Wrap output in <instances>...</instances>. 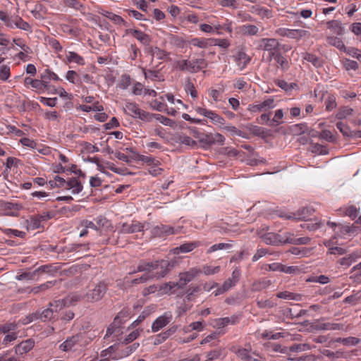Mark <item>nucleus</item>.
I'll use <instances>...</instances> for the list:
<instances>
[{
    "label": "nucleus",
    "mask_w": 361,
    "mask_h": 361,
    "mask_svg": "<svg viewBox=\"0 0 361 361\" xmlns=\"http://www.w3.org/2000/svg\"><path fill=\"white\" fill-rule=\"evenodd\" d=\"M108 284L104 281L92 283L87 287V291L84 294L85 300L94 303L103 299L107 292Z\"/></svg>",
    "instance_id": "nucleus-1"
},
{
    "label": "nucleus",
    "mask_w": 361,
    "mask_h": 361,
    "mask_svg": "<svg viewBox=\"0 0 361 361\" xmlns=\"http://www.w3.org/2000/svg\"><path fill=\"white\" fill-rule=\"evenodd\" d=\"M202 273L200 269L192 268L188 271L180 273L179 274L178 282H169L165 284L166 288L169 290L174 288H180L185 286L188 283L190 282L195 276Z\"/></svg>",
    "instance_id": "nucleus-2"
},
{
    "label": "nucleus",
    "mask_w": 361,
    "mask_h": 361,
    "mask_svg": "<svg viewBox=\"0 0 361 361\" xmlns=\"http://www.w3.org/2000/svg\"><path fill=\"white\" fill-rule=\"evenodd\" d=\"M240 270L236 267L233 271L231 277L226 279L223 283L222 286L216 290L215 295H219L228 291L231 288L234 286L238 283V281L240 280Z\"/></svg>",
    "instance_id": "nucleus-3"
},
{
    "label": "nucleus",
    "mask_w": 361,
    "mask_h": 361,
    "mask_svg": "<svg viewBox=\"0 0 361 361\" xmlns=\"http://www.w3.org/2000/svg\"><path fill=\"white\" fill-rule=\"evenodd\" d=\"M263 241L267 245H279L282 244H286V233L281 235L276 233H267L262 236Z\"/></svg>",
    "instance_id": "nucleus-4"
},
{
    "label": "nucleus",
    "mask_w": 361,
    "mask_h": 361,
    "mask_svg": "<svg viewBox=\"0 0 361 361\" xmlns=\"http://www.w3.org/2000/svg\"><path fill=\"white\" fill-rule=\"evenodd\" d=\"M5 24L7 27L11 28H13L15 25L16 27L25 31H30L31 30L30 24L24 21L22 18L18 16H7Z\"/></svg>",
    "instance_id": "nucleus-5"
},
{
    "label": "nucleus",
    "mask_w": 361,
    "mask_h": 361,
    "mask_svg": "<svg viewBox=\"0 0 361 361\" xmlns=\"http://www.w3.org/2000/svg\"><path fill=\"white\" fill-rule=\"evenodd\" d=\"M314 212V209L312 207H307L298 209L296 213H291L290 214H281L280 216L286 219H305Z\"/></svg>",
    "instance_id": "nucleus-6"
},
{
    "label": "nucleus",
    "mask_w": 361,
    "mask_h": 361,
    "mask_svg": "<svg viewBox=\"0 0 361 361\" xmlns=\"http://www.w3.org/2000/svg\"><path fill=\"white\" fill-rule=\"evenodd\" d=\"M158 261L154 262H145L140 261L137 267V270L130 272V274H135L137 271H145V273L153 274L152 271L159 269Z\"/></svg>",
    "instance_id": "nucleus-7"
},
{
    "label": "nucleus",
    "mask_w": 361,
    "mask_h": 361,
    "mask_svg": "<svg viewBox=\"0 0 361 361\" xmlns=\"http://www.w3.org/2000/svg\"><path fill=\"white\" fill-rule=\"evenodd\" d=\"M35 345V342L32 339H27L22 341L20 343L15 346V354L19 357H23V355L31 350Z\"/></svg>",
    "instance_id": "nucleus-8"
},
{
    "label": "nucleus",
    "mask_w": 361,
    "mask_h": 361,
    "mask_svg": "<svg viewBox=\"0 0 361 361\" xmlns=\"http://www.w3.org/2000/svg\"><path fill=\"white\" fill-rule=\"evenodd\" d=\"M158 264L160 271L154 274V278L157 279L164 278L174 266V262L164 259L158 261Z\"/></svg>",
    "instance_id": "nucleus-9"
},
{
    "label": "nucleus",
    "mask_w": 361,
    "mask_h": 361,
    "mask_svg": "<svg viewBox=\"0 0 361 361\" xmlns=\"http://www.w3.org/2000/svg\"><path fill=\"white\" fill-rule=\"evenodd\" d=\"M144 226L137 221H132L131 224L123 223L119 230L121 233H133L140 232L143 230Z\"/></svg>",
    "instance_id": "nucleus-10"
},
{
    "label": "nucleus",
    "mask_w": 361,
    "mask_h": 361,
    "mask_svg": "<svg viewBox=\"0 0 361 361\" xmlns=\"http://www.w3.org/2000/svg\"><path fill=\"white\" fill-rule=\"evenodd\" d=\"M126 33L132 35L137 40H139L143 45L148 46L151 42V37L146 33L135 29H127Z\"/></svg>",
    "instance_id": "nucleus-11"
},
{
    "label": "nucleus",
    "mask_w": 361,
    "mask_h": 361,
    "mask_svg": "<svg viewBox=\"0 0 361 361\" xmlns=\"http://www.w3.org/2000/svg\"><path fill=\"white\" fill-rule=\"evenodd\" d=\"M279 42L274 38H263L260 41L259 49L266 51H279Z\"/></svg>",
    "instance_id": "nucleus-12"
},
{
    "label": "nucleus",
    "mask_w": 361,
    "mask_h": 361,
    "mask_svg": "<svg viewBox=\"0 0 361 361\" xmlns=\"http://www.w3.org/2000/svg\"><path fill=\"white\" fill-rule=\"evenodd\" d=\"M171 320V315L167 316L165 314L159 317L152 324V330L153 332H157L164 326H166Z\"/></svg>",
    "instance_id": "nucleus-13"
},
{
    "label": "nucleus",
    "mask_w": 361,
    "mask_h": 361,
    "mask_svg": "<svg viewBox=\"0 0 361 361\" xmlns=\"http://www.w3.org/2000/svg\"><path fill=\"white\" fill-rule=\"evenodd\" d=\"M178 329L177 326H172L170 327L168 330L165 331L164 332H162L158 335H157L153 344L154 345H159L162 343H164L167 338H169L171 336L174 334Z\"/></svg>",
    "instance_id": "nucleus-14"
},
{
    "label": "nucleus",
    "mask_w": 361,
    "mask_h": 361,
    "mask_svg": "<svg viewBox=\"0 0 361 361\" xmlns=\"http://www.w3.org/2000/svg\"><path fill=\"white\" fill-rule=\"evenodd\" d=\"M80 336L79 334L74 335L68 338L63 343H61L59 348L64 352L69 351L80 341Z\"/></svg>",
    "instance_id": "nucleus-15"
},
{
    "label": "nucleus",
    "mask_w": 361,
    "mask_h": 361,
    "mask_svg": "<svg viewBox=\"0 0 361 361\" xmlns=\"http://www.w3.org/2000/svg\"><path fill=\"white\" fill-rule=\"evenodd\" d=\"M311 239L309 237H302L295 238L294 234L290 232H286V241L288 244L293 245H307L310 242Z\"/></svg>",
    "instance_id": "nucleus-16"
},
{
    "label": "nucleus",
    "mask_w": 361,
    "mask_h": 361,
    "mask_svg": "<svg viewBox=\"0 0 361 361\" xmlns=\"http://www.w3.org/2000/svg\"><path fill=\"white\" fill-rule=\"evenodd\" d=\"M83 186L77 178H71L66 181V189H72L73 194H78L82 190Z\"/></svg>",
    "instance_id": "nucleus-17"
},
{
    "label": "nucleus",
    "mask_w": 361,
    "mask_h": 361,
    "mask_svg": "<svg viewBox=\"0 0 361 361\" xmlns=\"http://www.w3.org/2000/svg\"><path fill=\"white\" fill-rule=\"evenodd\" d=\"M153 233L159 236L168 235L174 233V228L168 225L161 224L153 228Z\"/></svg>",
    "instance_id": "nucleus-18"
},
{
    "label": "nucleus",
    "mask_w": 361,
    "mask_h": 361,
    "mask_svg": "<svg viewBox=\"0 0 361 361\" xmlns=\"http://www.w3.org/2000/svg\"><path fill=\"white\" fill-rule=\"evenodd\" d=\"M200 245L199 242H190L184 243L179 247H175L173 250L174 254L187 253L192 250H193L195 247H198Z\"/></svg>",
    "instance_id": "nucleus-19"
},
{
    "label": "nucleus",
    "mask_w": 361,
    "mask_h": 361,
    "mask_svg": "<svg viewBox=\"0 0 361 361\" xmlns=\"http://www.w3.org/2000/svg\"><path fill=\"white\" fill-rule=\"evenodd\" d=\"M327 27L328 29L331 30L335 32L337 35L341 36L344 34V27L342 26V23L341 21L336 20H332L327 22Z\"/></svg>",
    "instance_id": "nucleus-20"
},
{
    "label": "nucleus",
    "mask_w": 361,
    "mask_h": 361,
    "mask_svg": "<svg viewBox=\"0 0 361 361\" xmlns=\"http://www.w3.org/2000/svg\"><path fill=\"white\" fill-rule=\"evenodd\" d=\"M39 313V319L42 322H48L50 321L52 319H54V310L51 309V307L43 310H37Z\"/></svg>",
    "instance_id": "nucleus-21"
},
{
    "label": "nucleus",
    "mask_w": 361,
    "mask_h": 361,
    "mask_svg": "<svg viewBox=\"0 0 361 361\" xmlns=\"http://www.w3.org/2000/svg\"><path fill=\"white\" fill-rule=\"evenodd\" d=\"M176 68L181 71H188L190 73H195L194 66L191 61L181 60L176 62Z\"/></svg>",
    "instance_id": "nucleus-22"
},
{
    "label": "nucleus",
    "mask_w": 361,
    "mask_h": 361,
    "mask_svg": "<svg viewBox=\"0 0 361 361\" xmlns=\"http://www.w3.org/2000/svg\"><path fill=\"white\" fill-rule=\"evenodd\" d=\"M326 42L329 44L336 47L341 51L345 50V46L343 44V41L341 40V39L337 37L328 36L326 37Z\"/></svg>",
    "instance_id": "nucleus-23"
},
{
    "label": "nucleus",
    "mask_w": 361,
    "mask_h": 361,
    "mask_svg": "<svg viewBox=\"0 0 361 361\" xmlns=\"http://www.w3.org/2000/svg\"><path fill=\"white\" fill-rule=\"evenodd\" d=\"M82 300H85L84 295H80L78 293H73L71 295H68L64 298L65 305H68V306L75 305L76 303Z\"/></svg>",
    "instance_id": "nucleus-24"
},
{
    "label": "nucleus",
    "mask_w": 361,
    "mask_h": 361,
    "mask_svg": "<svg viewBox=\"0 0 361 361\" xmlns=\"http://www.w3.org/2000/svg\"><path fill=\"white\" fill-rule=\"evenodd\" d=\"M276 297L282 299H288L296 301H300L302 300V295L300 294L290 293L288 291H282L276 294Z\"/></svg>",
    "instance_id": "nucleus-25"
},
{
    "label": "nucleus",
    "mask_w": 361,
    "mask_h": 361,
    "mask_svg": "<svg viewBox=\"0 0 361 361\" xmlns=\"http://www.w3.org/2000/svg\"><path fill=\"white\" fill-rule=\"evenodd\" d=\"M140 108L136 103L134 102H127L125 107V112L134 118H137V111H139Z\"/></svg>",
    "instance_id": "nucleus-26"
},
{
    "label": "nucleus",
    "mask_w": 361,
    "mask_h": 361,
    "mask_svg": "<svg viewBox=\"0 0 361 361\" xmlns=\"http://www.w3.org/2000/svg\"><path fill=\"white\" fill-rule=\"evenodd\" d=\"M238 322V317H224L219 318L216 320V324L219 328H223L227 326L228 324H235Z\"/></svg>",
    "instance_id": "nucleus-27"
},
{
    "label": "nucleus",
    "mask_w": 361,
    "mask_h": 361,
    "mask_svg": "<svg viewBox=\"0 0 361 361\" xmlns=\"http://www.w3.org/2000/svg\"><path fill=\"white\" fill-rule=\"evenodd\" d=\"M175 140L178 142L188 145L190 147H195L197 145L196 141L192 140L189 136L185 135H177Z\"/></svg>",
    "instance_id": "nucleus-28"
},
{
    "label": "nucleus",
    "mask_w": 361,
    "mask_h": 361,
    "mask_svg": "<svg viewBox=\"0 0 361 361\" xmlns=\"http://www.w3.org/2000/svg\"><path fill=\"white\" fill-rule=\"evenodd\" d=\"M148 52L150 53L152 56H155L159 60L164 59L168 55L166 51L159 49L157 47H150L149 48Z\"/></svg>",
    "instance_id": "nucleus-29"
},
{
    "label": "nucleus",
    "mask_w": 361,
    "mask_h": 361,
    "mask_svg": "<svg viewBox=\"0 0 361 361\" xmlns=\"http://www.w3.org/2000/svg\"><path fill=\"white\" fill-rule=\"evenodd\" d=\"M303 59L310 62L315 67H320L322 66L321 59L314 54L305 53L303 56Z\"/></svg>",
    "instance_id": "nucleus-30"
},
{
    "label": "nucleus",
    "mask_w": 361,
    "mask_h": 361,
    "mask_svg": "<svg viewBox=\"0 0 361 361\" xmlns=\"http://www.w3.org/2000/svg\"><path fill=\"white\" fill-rule=\"evenodd\" d=\"M140 344L138 343H134L133 345L126 347L125 349H123L121 352V355L117 357H114L112 359L117 360L121 357H127L130 355L131 353H133L134 351L137 350V348L139 347Z\"/></svg>",
    "instance_id": "nucleus-31"
},
{
    "label": "nucleus",
    "mask_w": 361,
    "mask_h": 361,
    "mask_svg": "<svg viewBox=\"0 0 361 361\" xmlns=\"http://www.w3.org/2000/svg\"><path fill=\"white\" fill-rule=\"evenodd\" d=\"M235 60L238 61V65L243 61V66L240 69H243L250 61L251 58L248 56L244 51H239L237 54Z\"/></svg>",
    "instance_id": "nucleus-32"
},
{
    "label": "nucleus",
    "mask_w": 361,
    "mask_h": 361,
    "mask_svg": "<svg viewBox=\"0 0 361 361\" xmlns=\"http://www.w3.org/2000/svg\"><path fill=\"white\" fill-rule=\"evenodd\" d=\"M33 88H35L39 90H49L50 85H48V81L44 80L43 79L41 80H37L35 79L32 86Z\"/></svg>",
    "instance_id": "nucleus-33"
},
{
    "label": "nucleus",
    "mask_w": 361,
    "mask_h": 361,
    "mask_svg": "<svg viewBox=\"0 0 361 361\" xmlns=\"http://www.w3.org/2000/svg\"><path fill=\"white\" fill-rule=\"evenodd\" d=\"M283 117V112L282 109H278L275 112L273 119L269 123L271 127H275L280 125L282 122L280 121Z\"/></svg>",
    "instance_id": "nucleus-34"
},
{
    "label": "nucleus",
    "mask_w": 361,
    "mask_h": 361,
    "mask_svg": "<svg viewBox=\"0 0 361 361\" xmlns=\"http://www.w3.org/2000/svg\"><path fill=\"white\" fill-rule=\"evenodd\" d=\"M65 4L68 7L85 13V6L78 0H65Z\"/></svg>",
    "instance_id": "nucleus-35"
},
{
    "label": "nucleus",
    "mask_w": 361,
    "mask_h": 361,
    "mask_svg": "<svg viewBox=\"0 0 361 361\" xmlns=\"http://www.w3.org/2000/svg\"><path fill=\"white\" fill-rule=\"evenodd\" d=\"M353 112V109L348 106H343L341 107L336 114V117L339 119H343L346 118L348 116L351 115Z\"/></svg>",
    "instance_id": "nucleus-36"
},
{
    "label": "nucleus",
    "mask_w": 361,
    "mask_h": 361,
    "mask_svg": "<svg viewBox=\"0 0 361 361\" xmlns=\"http://www.w3.org/2000/svg\"><path fill=\"white\" fill-rule=\"evenodd\" d=\"M275 61L282 71H286L289 68L288 61L280 52L276 56Z\"/></svg>",
    "instance_id": "nucleus-37"
},
{
    "label": "nucleus",
    "mask_w": 361,
    "mask_h": 361,
    "mask_svg": "<svg viewBox=\"0 0 361 361\" xmlns=\"http://www.w3.org/2000/svg\"><path fill=\"white\" fill-rule=\"evenodd\" d=\"M69 62H75L78 65H83L85 63L84 59L74 51H70L67 56Z\"/></svg>",
    "instance_id": "nucleus-38"
},
{
    "label": "nucleus",
    "mask_w": 361,
    "mask_h": 361,
    "mask_svg": "<svg viewBox=\"0 0 361 361\" xmlns=\"http://www.w3.org/2000/svg\"><path fill=\"white\" fill-rule=\"evenodd\" d=\"M191 62L193 63L195 73H197L207 66V62L203 58L196 59L193 61H191Z\"/></svg>",
    "instance_id": "nucleus-39"
},
{
    "label": "nucleus",
    "mask_w": 361,
    "mask_h": 361,
    "mask_svg": "<svg viewBox=\"0 0 361 361\" xmlns=\"http://www.w3.org/2000/svg\"><path fill=\"white\" fill-rule=\"evenodd\" d=\"M241 31L247 35H255L257 34L259 29L254 25H245L241 27Z\"/></svg>",
    "instance_id": "nucleus-40"
},
{
    "label": "nucleus",
    "mask_w": 361,
    "mask_h": 361,
    "mask_svg": "<svg viewBox=\"0 0 361 361\" xmlns=\"http://www.w3.org/2000/svg\"><path fill=\"white\" fill-rule=\"evenodd\" d=\"M0 230L6 235L8 237H11V235H13L15 236L23 238L25 236V233L23 231H20L18 230H14L11 228H0Z\"/></svg>",
    "instance_id": "nucleus-41"
},
{
    "label": "nucleus",
    "mask_w": 361,
    "mask_h": 361,
    "mask_svg": "<svg viewBox=\"0 0 361 361\" xmlns=\"http://www.w3.org/2000/svg\"><path fill=\"white\" fill-rule=\"evenodd\" d=\"M41 79L47 80L48 82H49V80L51 79L53 80H55V81L60 80V78H59V76L55 73H54L53 71H51L49 69H46L44 71V72L41 75Z\"/></svg>",
    "instance_id": "nucleus-42"
},
{
    "label": "nucleus",
    "mask_w": 361,
    "mask_h": 361,
    "mask_svg": "<svg viewBox=\"0 0 361 361\" xmlns=\"http://www.w3.org/2000/svg\"><path fill=\"white\" fill-rule=\"evenodd\" d=\"M155 162H157V163L156 164L153 163L151 165H149V167L148 169L149 173L153 176H157L161 174V172L163 171V169L159 167V165L160 164L159 161L157 160V161H155Z\"/></svg>",
    "instance_id": "nucleus-43"
},
{
    "label": "nucleus",
    "mask_w": 361,
    "mask_h": 361,
    "mask_svg": "<svg viewBox=\"0 0 361 361\" xmlns=\"http://www.w3.org/2000/svg\"><path fill=\"white\" fill-rule=\"evenodd\" d=\"M302 30H288V29H279L277 30V33L281 36H286L290 38L295 37V33H300Z\"/></svg>",
    "instance_id": "nucleus-44"
},
{
    "label": "nucleus",
    "mask_w": 361,
    "mask_h": 361,
    "mask_svg": "<svg viewBox=\"0 0 361 361\" xmlns=\"http://www.w3.org/2000/svg\"><path fill=\"white\" fill-rule=\"evenodd\" d=\"M207 118L211 119L214 124L223 125L225 123V120L222 116L212 111H210Z\"/></svg>",
    "instance_id": "nucleus-45"
},
{
    "label": "nucleus",
    "mask_w": 361,
    "mask_h": 361,
    "mask_svg": "<svg viewBox=\"0 0 361 361\" xmlns=\"http://www.w3.org/2000/svg\"><path fill=\"white\" fill-rule=\"evenodd\" d=\"M140 331H142V330H139V329L134 330L124 338V340L121 342V343L126 345L129 343L133 342L134 340H135L140 336Z\"/></svg>",
    "instance_id": "nucleus-46"
},
{
    "label": "nucleus",
    "mask_w": 361,
    "mask_h": 361,
    "mask_svg": "<svg viewBox=\"0 0 361 361\" xmlns=\"http://www.w3.org/2000/svg\"><path fill=\"white\" fill-rule=\"evenodd\" d=\"M199 142L203 145L207 146H211L214 145L213 134L209 133L202 135V137H200Z\"/></svg>",
    "instance_id": "nucleus-47"
},
{
    "label": "nucleus",
    "mask_w": 361,
    "mask_h": 361,
    "mask_svg": "<svg viewBox=\"0 0 361 361\" xmlns=\"http://www.w3.org/2000/svg\"><path fill=\"white\" fill-rule=\"evenodd\" d=\"M154 118L165 126L173 127L175 125V121L161 114H154Z\"/></svg>",
    "instance_id": "nucleus-48"
},
{
    "label": "nucleus",
    "mask_w": 361,
    "mask_h": 361,
    "mask_svg": "<svg viewBox=\"0 0 361 361\" xmlns=\"http://www.w3.org/2000/svg\"><path fill=\"white\" fill-rule=\"evenodd\" d=\"M66 79L73 84L80 82L78 74L74 71H68L66 73Z\"/></svg>",
    "instance_id": "nucleus-49"
},
{
    "label": "nucleus",
    "mask_w": 361,
    "mask_h": 361,
    "mask_svg": "<svg viewBox=\"0 0 361 361\" xmlns=\"http://www.w3.org/2000/svg\"><path fill=\"white\" fill-rule=\"evenodd\" d=\"M10 67L6 65H2L0 67V80L6 81L10 77Z\"/></svg>",
    "instance_id": "nucleus-50"
},
{
    "label": "nucleus",
    "mask_w": 361,
    "mask_h": 361,
    "mask_svg": "<svg viewBox=\"0 0 361 361\" xmlns=\"http://www.w3.org/2000/svg\"><path fill=\"white\" fill-rule=\"evenodd\" d=\"M137 118L144 121H149L152 118H154V114H149L140 109L139 111H137Z\"/></svg>",
    "instance_id": "nucleus-51"
},
{
    "label": "nucleus",
    "mask_w": 361,
    "mask_h": 361,
    "mask_svg": "<svg viewBox=\"0 0 361 361\" xmlns=\"http://www.w3.org/2000/svg\"><path fill=\"white\" fill-rule=\"evenodd\" d=\"M257 305L259 308H271L276 305L275 302L270 300H258L257 301Z\"/></svg>",
    "instance_id": "nucleus-52"
},
{
    "label": "nucleus",
    "mask_w": 361,
    "mask_h": 361,
    "mask_svg": "<svg viewBox=\"0 0 361 361\" xmlns=\"http://www.w3.org/2000/svg\"><path fill=\"white\" fill-rule=\"evenodd\" d=\"M231 246L232 245L231 244L224 243L215 244L209 248V250H207V253H211V252H215L218 250L228 249V248H231Z\"/></svg>",
    "instance_id": "nucleus-53"
},
{
    "label": "nucleus",
    "mask_w": 361,
    "mask_h": 361,
    "mask_svg": "<svg viewBox=\"0 0 361 361\" xmlns=\"http://www.w3.org/2000/svg\"><path fill=\"white\" fill-rule=\"evenodd\" d=\"M37 276V273L35 272V270L33 271L22 273L21 274L18 275L16 276V279L18 280H24V279L34 280V279H35Z\"/></svg>",
    "instance_id": "nucleus-54"
},
{
    "label": "nucleus",
    "mask_w": 361,
    "mask_h": 361,
    "mask_svg": "<svg viewBox=\"0 0 361 361\" xmlns=\"http://www.w3.org/2000/svg\"><path fill=\"white\" fill-rule=\"evenodd\" d=\"M0 361H23L18 355H12L8 357V352H4L0 354Z\"/></svg>",
    "instance_id": "nucleus-55"
},
{
    "label": "nucleus",
    "mask_w": 361,
    "mask_h": 361,
    "mask_svg": "<svg viewBox=\"0 0 361 361\" xmlns=\"http://www.w3.org/2000/svg\"><path fill=\"white\" fill-rule=\"evenodd\" d=\"M106 16L116 24H123L127 26L126 22L120 16L108 12Z\"/></svg>",
    "instance_id": "nucleus-56"
},
{
    "label": "nucleus",
    "mask_w": 361,
    "mask_h": 361,
    "mask_svg": "<svg viewBox=\"0 0 361 361\" xmlns=\"http://www.w3.org/2000/svg\"><path fill=\"white\" fill-rule=\"evenodd\" d=\"M336 127L344 136L350 137V132L352 130H350L347 125H345L342 122H338Z\"/></svg>",
    "instance_id": "nucleus-57"
},
{
    "label": "nucleus",
    "mask_w": 361,
    "mask_h": 361,
    "mask_svg": "<svg viewBox=\"0 0 361 361\" xmlns=\"http://www.w3.org/2000/svg\"><path fill=\"white\" fill-rule=\"evenodd\" d=\"M336 107V97L334 95H329L326 100V109L331 111Z\"/></svg>",
    "instance_id": "nucleus-58"
},
{
    "label": "nucleus",
    "mask_w": 361,
    "mask_h": 361,
    "mask_svg": "<svg viewBox=\"0 0 361 361\" xmlns=\"http://www.w3.org/2000/svg\"><path fill=\"white\" fill-rule=\"evenodd\" d=\"M288 252L294 255L305 256L309 252V249L306 247L299 248L297 247H293L288 250Z\"/></svg>",
    "instance_id": "nucleus-59"
},
{
    "label": "nucleus",
    "mask_w": 361,
    "mask_h": 361,
    "mask_svg": "<svg viewBox=\"0 0 361 361\" xmlns=\"http://www.w3.org/2000/svg\"><path fill=\"white\" fill-rule=\"evenodd\" d=\"M220 271V267H211V266H204L202 268V271L205 275H211L219 273Z\"/></svg>",
    "instance_id": "nucleus-60"
},
{
    "label": "nucleus",
    "mask_w": 361,
    "mask_h": 361,
    "mask_svg": "<svg viewBox=\"0 0 361 361\" xmlns=\"http://www.w3.org/2000/svg\"><path fill=\"white\" fill-rule=\"evenodd\" d=\"M192 45L200 48H205L208 46L207 40L204 39L194 38L190 42Z\"/></svg>",
    "instance_id": "nucleus-61"
},
{
    "label": "nucleus",
    "mask_w": 361,
    "mask_h": 361,
    "mask_svg": "<svg viewBox=\"0 0 361 361\" xmlns=\"http://www.w3.org/2000/svg\"><path fill=\"white\" fill-rule=\"evenodd\" d=\"M49 306L54 307L55 308V312H57L65 307H68V305H65L64 298L62 300H55L53 302H49Z\"/></svg>",
    "instance_id": "nucleus-62"
},
{
    "label": "nucleus",
    "mask_w": 361,
    "mask_h": 361,
    "mask_svg": "<svg viewBox=\"0 0 361 361\" xmlns=\"http://www.w3.org/2000/svg\"><path fill=\"white\" fill-rule=\"evenodd\" d=\"M256 13L257 15L261 16L262 18H270L272 17L271 11L265 8H257L256 9Z\"/></svg>",
    "instance_id": "nucleus-63"
},
{
    "label": "nucleus",
    "mask_w": 361,
    "mask_h": 361,
    "mask_svg": "<svg viewBox=\"0 0 361 361\" xmlns=\"http://www.w3.org/2000/svg\"><path fill=\"white\" fill-rule=\"evenodd\" d=\"M17 329V324L14 322L7 323L3 325L1 328V331L4 334L9 333L10 331H15Z\"/></svg>",
    "instance_id": "nucleus-64"
}]
</instances>
